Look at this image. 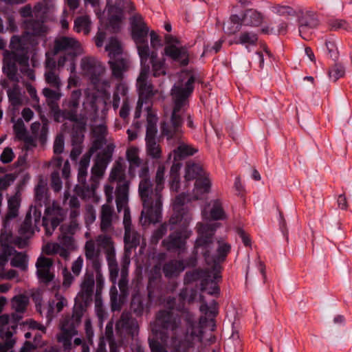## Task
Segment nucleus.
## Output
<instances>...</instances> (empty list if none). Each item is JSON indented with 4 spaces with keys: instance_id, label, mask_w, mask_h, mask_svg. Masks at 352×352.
<instances>
[{
    "instance_id": "f257e3e1",
    "label": "nucleus",
    "mask_w": 352,
    "mask_h": 352,
    "mask_svg": "<svg viewBox=\"0 0 352 352\" xmlns=\"http://www.w3.org/2000/svg\"><path fill=\"white\" fill-rule=\"evenodd\" d=\"M195 78L191 76L184 85L175 84L171 89L170 96L173 104L170 118L160 124L161 135L167 140L179 139L183 133V116L189 107L188 98L194 89Z\"/></svg>"
},
{
    "instance_id": "f03ea898",
    "label": "nucleus",
    "mask_w": 352,
    "mask_h": 352,
    "mask_svg": "<svg viewBox=\"0 0 352 352\" xmlns=\"http://www.w3.org/2000/svg\"><path fill=\"white\" fill-rule=\"evenodd\" d=\"M164 173L165 167L163 165H160L157 169L155 177V187L153 190V185L150 179L149 168L148 167L147 179L149 185L146 192L147 197H142V194L138 190L143 205V210L141 212V221H143V224L155 223L160 221L162 208V192L164 189Z\"/></svg>"
},
{
    "instance_id": "7ed1b4c3",
    "label": "nucleus",
    "mask_w": 352,
    "mask_h": 352,
    "mask_svg": "<svg viewBox=\"0 0 352 352\" xmlns=\"http://www.w3.org/2000/svg\"><path fill=\"white\" fill-rule=\"evenodd\" d=\"M219 224L217 223L197 224L198 236L195 241L194 252L196 255L201 254L208 264L224 261L231 250V245L229 243L219 241L217 254L214 257L211 256V251L213 249L212 238Z\"/></svg>"
},
{
    "instance_id": "20e7f679",
    "label": "nucleus",
    "mask_w": 352,
    "mask_h": 352,
    "mask_svg": "<svg viewBox=\"0 0 352 352\" xmlns=\"http://www.w3.org/2000/svg\"><path fill=\"white\" fill-rule=\"evenodd\" d=\"M29 298L24 294L14 296L11 300V307L16 313L0 316V352H13L15 340L12 336L16 333L19 322L26 310Z\"/></svg>"
},
{
    "instance_id": "39448f33",
    "label": "nucleus",
    "mask_w": 352,
    "mask_h": 352,
    "mask_svg": "<svg viewBox=\"0 0 352 352\" xmlns=\"http://www.w3.org/2000/svg\"><path fill=\"white\" fill-rule=\"evenodd\" d=\"M184 317L186 324L185 333L182 338L178 336H172L170 337V352H192L195 347V342H202V327L206 322V317H200L199 324H197L192 313L185 312Z\"/></svg>"
},
{
    "instance_id": "423d86ee",
    "label": "nucleus",
    "mask_w": 352,
    "mask_h": 352,
    "mask_svg": "<svg viewBox=\"0 0 352 352\" xmlns=\"http://www.w3.org/2000/svg\"><path fill=\"white\" fill-rule=\"evenodd\" d=\"M16 62L25 65L27 59L22 56H18L14 52L6 50L3 52V73L10 80L14 82V85L7 89V95L10 104L14 109L23 104V95L19 85V78L17 76Z\"/></svg>"
},
{
    "instance_id": "0eeeda50",
    "label": "nucleus",
    "mask_w": 352,
    "mask_h": 352,
    "mask_svg": "<svg viewBox=\"0 0 352 352\" xmlns=\"http://www.w3.org/2000/svg\"><path fill=\"white\" fill-rule=\"evenodd\" d=\"M85 311V305L76 300L72 314L62 316L59 324L60 333L57 336V340L63 344L65 349L71 348L72 339L78 334L77 328L81 322Z\"/></svg>"
},
{
    "instance_id": "6e6552de",
    "label": "nucleus",
    "mask_w": 352,
    "mask_h": 352,
    "mask_svg": "<svg viewBox=\"0 0 352 352\" xmlns=\"http://www.w3.org/2000/svg\"><path fill=\"white\" fill-rule=\"evenodd\" d=\"M109 182L116 184V202L118 208H122L129 201L130 181L127 179L125 166L122 162L116 161L109 174Z\"/></svg>"
},
{
    "instance_id": "1a4fd4ad",
    "label": "nucleus",
    "mask_w": 352,
    "mask_h": 352,
    "mask_svg": "<svg viewBox=\"0 0 352 352\" xmlns=\"http://www.w3.org/2000/svg\"><path fill=\"white\" fill-rule=\"evenodd\" d=\"M131 36L135 41L141 63H146L149 55L148 34L149 28L140 14H135L131 19Z\"/></svg>"
},
{
    "instance_id": "9d476101",
    "label": "nucleus",
    "mask_w": 352,
    "mask_h": 352,
    "mask_svg": "<svg viewBox=\"0 0 352 352\" xmlns=\"http://www.w3.org/2000/svg\"><path fill=\"white\" fill-rule=\"evenodd\" d=\"M140 150L138 147L129 146L126 151V159L129 162V173L132 177L135 176L136 168H140L138 171V176L140 182L138 186V190L142 194V197H147L146 192L147 191L149 182L148 177V162H143L139 156Z\"/></svg>"
},
{
    "instance_id": "9b49d317",
    "label": "nucleus",
    "mask_w": 352,
    "mask_h": 352,
    "mask_svg": "<svg viewBox=\"0 0 352 352\" xmlns=\"http://www.w3.org/2000/svg\"><path fill=\"white\" fill-rule=\"evenodd\" d=\"M185 169V179L195 180L194 193L197 199H199V195L209 192L211 182L200 164L189 161L186 163Z\"/></svg>"
},
{
    "instance_id": "f8f14e48",
    "label": "nucleus",
    "mask_w": 352,
    "mask_h": 352,
    "mask_svg": "<svg viewBox=\"0 0 352 352\" xmlns=\"http://www.w3.org/2000/svg\"><path fill=\"white\" fill-rule=\"evenodd\" d=\"M114 147L113 144H108L98 153L91 169L90 190H89L88 192H95L97 188L100 179L104 175L108 164L112 160Z\"/></svg>"
},
{
    "instance_id": "ddd939ff",
    "label": "nucleus",
    "mask_w": 352,
    "mask_h": 352,
    "mask_svg": "<svg viewBox=\"0 0 352 352\" xmlns=\"http://www.w3.org/2000/svg\"><path fill=\"white\" fill-rule=\"evenodd\" d=\"M190 312L188 309H184L181 314L175 312L172 309H161L155 315V325L161 330L170 331L173 336L182 329V320H184V313Z\"/></svg>"
},
{
    "instance_id": "4468645a",
    "label": "nucleus",
    "mask_w": 352,
    "mask_h": 352,
    "mask_svg": "<svg viewBox=\"0 0 352 352\" xmlns=\"http://www.w3.org/2000/svg\"><path fill=\"white\" fill-rule=\"evenodd\" d=\"M82 97V91L80 89H76L72 91L68 98L63 101L62 109L56 107L54 110L55 120L59 121L60 118L64 120H68L72 122L78 121V109L80 105Z\"/></svg>"
},
{
    "instance_id": "2eb2a0df",
    "label": "nucleus",
    "mask_w": 352,
    "mask_h": 352,
    "mask_svg": "<svg viewBox=\"0 0 352 352\" xmlns=\"http://www.w3.org/2000/svg\"><path fill=\"white\" fill-rule=\"evenodd\" d=\"M65 217L64 210L58 204L53 202L51 206L47 207L42 221L46 234L50 236L64 220Z\"/></svg>"
},
{
    "instance_id": "dca6fc26",
    "label": "nucleus",
    "mask_w": 352,
    "mask_h": 352,
    "mask_svg": "<svg viewBox=\"0 0 352 352\" xmlns=\"http://www.w3.org/2000/svg\"><path fill=\"white\" fill-rule=\"evenodd\" d=\"M150 73V67L146 63H141L140 74L137 78L136 87L138 91V98L149 102L153 97L158 93L151 83L147 82Z\"/></svg>"
},
{
    "instance_id": "f3484780",
    "label": "nucleus",
    "mask_w": 352,
    "mask_h": 352,
    "mask_svg": "<svg viewBox=\"0 0 352 352\" xmlns=\"http://www.w3.org/2000/svg\"><path fill=\"white\" fill-rule=\"evenodd\" d=\"M80 67L83 74L88 76L93 83L98 82L106 70L102 63L92 56L82 58L80 62Z\"/></svg>"
},
{
    "instance_id": "a211bd4d",
    "label": "nucleus",
    "mask_w": 352,
    "mask_h": 352,
    "mask_svg": "<svg viewBox=\"0 0 352 352\" xmlns=\"http://www.w3.org/2000/svg\"><path fill=\"white\" fill-rule=\"evenodd\" d=\"M90 155H84L81 158L78 173V184L76 185L75 190L76 193L82 198L90 197L95 192H88L90 190V184H87L86 178L87 176V168L89 166Z\"/></svg>"
},
{
    "instance_id": "6ab92c4d",
    "label": "nucleus",
    "mask_w": 352,
    "mask_h": 352,
    "mask_svg": "<svg viewBox=\"0 0 352 352\" xmlns=\"http://www.w3.org/2000/svg\"><path fill=\"white\" fill-rule=\"evenodd\" d=\"M190 232L187 230H176L162 241V245L168 250H184L186 248V241L189 237Z\"/></svg>"
},
{
    "instance_id": "aec40b11",
    "label": "nucleus",
    "mask_w": 352,
    "mask_h": 352,
    "mask_svg": "<svg viewBox=\"0 0 352 352\" xmlns=\"http://www.w3.org/2000/svg\"><path fill=\"white\" fill-rule=\"evenodd\" d=\"M83 250L87 265H90L95 271H100L102 259L101 251L96 247V242L92 239L87 241Z\"/></svg>"
},
{
    "instance_id": "412c9836",
    "label": "nucleus",
    "mask_w": 352,
    "mask_h": 352,
    "mask_svg": "<svg viewBox=\"0 0 352 352\" xmlns=\"http://www.w3.org/2000/svg\"><path fill=\"white\" fill-rule=\"evenodd\" d=\"M53 260L43 256H39L36 262V275L42 283L47 284L54 278V274L52 272Z\"/></svg>"
},
{
    "instance_id": "4be33fe9",
    "label": "nucleus",
    "mask_w": 352,
    "mask_h": 352,
    "mask_svg": "<svg viewBox=\"0 0 352 352\" xmlns=\"http://www.w3.org/2000/svg\"><path fill=\"white\" fill-rule=\"evenodd\" d=\"M80 47V42L74 37L60 36L55 38L52 54L56 55L61 52L77 51Z\"/></svg>"
},
{
    "instance_id": "5701e85b",
    "label": "nucleus",
    "mask_w": 352,
    "mask_h": 352,
    "mask_svg": "<svg viewBox=\"0 0 352 352\" xmlns=\"http://www.w3.org/2000/svg\"><path fill=\"white\" fill-rule=\"evenodd\" d=\"M94 283V273L86 272L80 284V291L78 294V298L82 300L81 302L85 305V307H86V304L91 300Z\"/></svg>"
},
{
    "instance_id": "b1692460",
    "label": "nucleus",
    "mask_w": 352,
    "mask_h": 352,
    "mask_svg": "<svg viewBox=\"0 0 352 352\" xmlns=\"http://www.w3.org/2000/svg\"><path fill=\"white\" fill-rule=\"evenodd\" d=\"M115 217L113 206L104 204L101 206L99 219L100 228L104 233H109L113 230V221Z\"/></svg>"
},
{
    "instance_id": "393cba45",
    "label": "nucleus",
    "mask_w": 352,
    "mask_h": 352,
    "mask_svg": "<svg viewBox=\"0 0 352 352\" xmlns=\"http://www.w3.org/2000/svg\"><path fill=\"white\" fill-rule=\"evenodd\" d=\"M164 54L173 61L177 62L181 66H186L189 63V53L185 46H165Z\"/></svg>"
},
{
    "instance_id": "a878e982",
    "label": "nucleus",
    "mask_w": 352,
    "mask_h": 352,
    "mask_svg": "<svg viewBox=\"0 0 352 352\" xmlns=\"http://www.w3.org/2000/svg\"><path fill=\"white\" fill-rule=\"evenodd\" d=\"M111 72V76L118 82H124V74L129 69V61L126 58H118L117 59L109 60L108 62Z\"/></svg>"
},
{
    "instance_id": "bb28decb",
    "label": "nucleus",
    "mask_w": 352,
    "mask_h": 352,
    "mask_svg": "<svg viewBox=\"0 0 352 352\" xmlns=\"http://www.w3.org/2000/svg\"><path fill=\"white\" fill-rule=\"evenodd\" d=\"M146 153L152 159L159 160L162 156V148L157 134L146 135Z\"/></svg>"
},
{
    "instance_id": "cd10ccee",
    "label": "nucleus",
    "mask_w": 352,
    "mask_h": 352,
    "mask_svg": "<svg viewBox=\"0 0 352 352\" xmlns=\"http://www.w3.org/2000/svg\"><path fill=\"white\" fill-rule=\"evenodd\" d=\"M128 93L129 87L125 82H118L116 84L112 97V107L114 110L119 108L121 101L123 103L129 100Z\"/></svg>"
},
{
    "instance_id": "c85d7f7f",
    "label": "nucleus",
    "mask_w": 352,
    "mask_h": 352,
    "mask_svg": "<svg viewBox=\"0 0 352 352\" xmlns=\"http://www.w3.org/2000/svg\"><path fill=\"white\" fill-rule=\"evenodd\" d=\"M54 297L55 300L49 302L48 304L46 317L49 321H51L57 314L62 311L63 308L68 305L67 300L63 295L56 293Z\"/></svg>"
},
{
    "instance_id": "c756f323",
    "label": "nucleus",
    "mask_w": 352,
    "mask_h": 352,
    "mask_svg": "<svg viewBox=\"0 0 352 352\" xmlns=\"http://www.w3.org/2000/svg\"><path fill=\"white\" fill-rule=\"evenodd\" d=\"M318 25L316 15L311 12H307L299 19V33L304 39H308L305 34L309 29L315 28Z\"/></svg>"
},
{
    "instance_id": "7c9ffc66",
    "label": "nucleus",
    "mask_w": 352,
    "mask_h": 352,
    "mask_svg": "<svg viewBox=\"0 0 352 352\" xmlns=\"http://www.w3.org/2000/svg\"><path fill=\"white\" fill-rule=\"evenodd\" d=\"M124 253L131 254L132 250L135 249L140 242V234L133 228L124 230Z\"/></svg>"
},
{
    "instance_id": "2f4dec72",
    "label": "nucleus",
    "mask_w": 352,
    "mask_h": 352,
    "mask_svg": "<svg viewBox=\"0 0 352 352\" xmlns=\"http://www.w3.org/2000/svg\"><path fill=\"white\" fill-rule=\"evenodd\" d=\"M198 152V148L193 146L186 144L185 142H179L177 147H176L173 153L174 161H180L187 157L192 156Z\"/></svg>"
},
{
    "instance_id": "473e14b6",
    "label": "nucleus",
    "mask_w": 352,
    "mask_h": 352,
    "mask_svg": "<svg viewBox=\"0 0 352 352\" xmlns=\"http://www.w3.org/2000/svg\"><path fill=\"white\" fill-rule=\"evenodd\" d=\"M124 0H116L115 4L109 8V11L110 13L116 11V14H112L109 18V24L114 30L119 28L122 18V5Z\"/></svg>"
},
{
    "instance_id": "72a5a7b5",
    "label": "nucleus",
    "mask_w": 352,
    "mask_h": 352,
    "mask_svg": "<svg viewBox=\"0 0 352 352\" xmlns=\"http://www.w3.org/2000/svg\"><path fill=\"white\" fill-rule=\"evenodd\" d=\"M184 268L182 261L172 260L164 265L163 272L166 278H172L177 276Z\"/></svg>"
},
{
    "instance_id": "f704fd0d",
    "label": "nucleus",
    "mask_w": 352,
    "mask_h": 352,
    "mask_svg": "<svg viewBox=\"0 0 352 352\" xmlns=\"http://www.w3.org/2000/svg\"><path fill=\"white\" fill-rule=\"evenodd\" d=\"M243 23V20L239 16L232 14L229 20L223 23V30L226 34H234L241 30Z\"/></svg>"
},
{
    "instance_id": "c9c22d12",
    "label": "nucleus",
    "mask_w": 352,
    "mask_h": 352,
    "mask_svg": "<svg viewBox=\"0 0 352 352\" xmlns=\"http://www.w3.org/2000/svg\"><path fill=\"white\" fill-rule=\"evenodd\" d=\"M25 28L28 34L36 36H44L47 32V28L43 22L34 19L26 21Z\"/></svg>"
},
{
    "instance_id": "e433bc0d",
    "label": "nucleus",
    "mask_w": 352,
    "mask_h": 352,
    "mask_svg": "<svg viewBox=\"0 0 352 352\" xmlns=\"http://www.w3.org/2000/svg\"><path fill=\"white\" fill-rule=\"evenodd\" d=\"M258 41V36L253 32L244 31L240 33L239 36L230 41V45H255Z\"/></svg>"
},
{
    "instance_id": "4c0bfd02",
    "label": "nucleus",
    "mask_w": 352,
    "mask_h": 352,
    "mask_svg": "<svg viewBox=\"0 0 352 352\" xmlns=\"http://www.w3.org/2000/svg\"><path fill=\"white\" fill-rule=\"evenodd\" d=\"M217 274H215L213 278H212L210 273L209 272L208 276L201 283V291L206 292L210 295H217L219 293V287L215 279Z\"/></svg>"
},
{
    "instance_id": "58836bf2",
    "label": "nucleus",
    "mask_w": 352,
    "mask_h": 352,
    "mask_svg": "<svg viewBox=\"0 0 352 352\" xmlns=\"http://www.w3.org/2000/svg\"><path fill=\"white\" fill-rule=\"evenodd\" d=\"M148 58H150L153 74L155 77L166 74L164 61L158 58L156 51H152L151 52L149 51Z\"/></svg>"
},
{
    "instance_id": "ea45409f",
    "label": "nucleus",
    "mask_w": 352,
    "mask_h": 352,
    "mask_svg": "<svg viewBox=\"0 0 352 352\" xmlns=\"http://www.w3.org/2000/svg\"><path fill=\"white\" fill-rule=\"evenodd\" d=\"M135 324V320L128 314H122L116 326V329L120 332L132 333Z\"/></svg>"
},
{
    "instance_id": "a19ab883",
    "label": "nucleus",
    "mask_w": 352,
    "mask_h": 352,
    "mask_svg": "<svg viewBox=\"0 0 352 352\" xmlns=\"http://www.w3.org/2000/svg\"><path fill=\"white\" fill-rule=\"evenodd\" d=\"M243 24L250 26H258L263 20L261 14L255 10H247L241 18Z\"/></svg>"
},
{
    "instance_id": "79ce46f5",
    "label": "nucleus",
    "mask_w": 352,
    "mask_h": 352,
    "mask_svg": "<svg viewBox=\"0 0 352 352\" xmlns=\"http://www.w3.org/2000/svg\"><path fill=\"white\" fill-rule=\"evenodd\" d=\"M105 50L108 52L110 60L117 59L122 54L120 43L113 37L111 38L105 47Z\"/></svg>"
},
{
    "instance_id": "37998d69",
    "label": "nucleus",
    "mask_w": 352,
    "mask_h": 352,
    "mask_svg": "<svg viewBox=\"0 0 352 352\" xmlns=\"http://www.w3.org/2000/svg\"><path fill=\"white\" fill-rule=\"evenodd\" d=\"M146 111L147 116L146 135L157 134V122L158 120L157 115L152 111L150 106L146 107Z\"/></svg>"
},
{
    "instance_id": "c03bdc74",
    "label": "nucleus",
    "mask_w": 352,
    "mask_h": 352,
    "mask_svg": "<svg viewBox=\"0 0 352 352\" xmlns=\"http://www.w3.org/2000/svg\"><path fill=\"white\" fill-rule=\"evenodd\" d=\"M74 30L79 33L83 32L87 35L91 30V21L88 16H81L77 17L74 21Z\"/></svg>"
},
{
    "instance_id": "a18cd8bd",
    "label": "nucleus",
    "mask_w": 352,
    "mask_h": 352,
    "mask_svg": "<svg viewBox=\"0 0 352 352\" xmlns=\"http://www.w3.org/2000/svg\"><path fill=\"white\" fill-rule=\"evenodd\" d=\"M201 305L199 307L200 311L208 318H214L218 314L217 304L215 300H212L210 305L204 300L203 296H200Z\"/></svg>"
},
{
    "instance_id": "49530a36",
    "label": "nucleus",
    "mask_w": 352,
    "mask_h": 352,
    "mask_svg": "<svg viewBox=\"0 0 352 352\" xmlns=\"http://www.w3.org/2000/svg\"><path fill=\"white\" fill-rule=\"evenodd\" d=\"M212 208L210 211V215L213 220H223L226 218L222 203L219 199H215L211 201Z\"/></svg>"
},
{
    "instance_id": "de8ad7c7",
    "label": "nucleus",
    "mask_w": 352,
    "mask_h": 352,
    "mask_svg": "<svg viewBox=\"0 0 352 352\" xmlns=\"http://www.w3.org/2000/svg\"><path fill=\"white\" fill-rule=\"evenodd\" d=\"M209 272H210L208 270L199 269L195 270L192 272H188L186 273L184 276V283L189 284L197 280H201V283H202V280L208 276Z\"/></svg>"
},
{
    "instance_id": "09e8293b",
    "label": "nucleus",
    "mask_w": 352,
    "mask_h": 352,
    "mask_svg": "<svg viewBox=\"0 0 352 352\" xmlns=\"http://www.w3.org/2000/svg\"><path fill=\"white\" fill-rule=\"evenodd\" d=\"M14 256L10 261L12 267L25 270L28 267V256L25 253L18 252L14 249L13 251Z\"/></svg>"
},
{
    "instance_id": "8fccbe9b",
    "label": "nucleus",
    "mask_w": 352,
    "mask_h": 352,
    "mask_svg": "<svg viewBox=\"0 0 352 352\" xmlns=\"http://www.w3.org/2000/svg\"><path fill=\"white\" fill-rule=\"evenodd\" d=\"M83 135L79 136L78 134L74 135L72 138L73 148L70 153V157L72 160H76L82 151V142Z\"/></svg>"
},
{
    "instance_id": "3c124183",
    "label": "nucleus",
    "mask_w": 352,
    "mask_h": 352,
    "mask_svg": "<svg viewBox=\"0 0 352 352\" xmlns=\"http://www.w3.org/2000/svg\"><path fill=\"white\" fill-rule=\"evenodd\" d=\"M45 82L51 87L60 90L62 82L59 75L56 71H45L44 74Z\"/></svg>"
},
{
    "instance_id": "603ef678",
    "label": "nucleus",
    "mask_w": 352,
    "mask_h": 352,
    "mask_svg": "<svg viewBox=\"0 0 352 352\" xmlns=\"http://www.w3.org/2000/svg\"><path fill=\"white\" fill-rule=\"evenodd\" d=\"M19 206V201L16 197H12L8 199V210L6 217L8 220L12 219L18 216Z\"/></svg>"
},
{
    "instance_id": "864d4df0",
    "label": "nucleus",
    "mask_w": 352,
    "mask_h": 352,
    "mask_svg": "<svg viewBox=\"0 0 352 352\" xmlns=\"http://www.w3.org/2000/svg\"><path fill=\"white\" fill-rule=\"evenodd\" d=\"M327 23L329 29L331 31H338L339 30L351 31L352 29L349 23L343 19H329Z\"/></svg>"
},
{
    "instance_id": "5fc2aeb1",
    "label": "nucleus",
    "mask_w": 352,
    "mask_h": 352,
    "mask_svg": "<svg viewBox=\"0 0 352 352\" xmlns=\"http://www.w3.org/2000/svg\"><path fill=\"white\" fill-rule=\"evenodd\" d=\"M20 235L25 238H30L34 234L32 228V218L30 214H28L19 230Z\"/></svg>"
},
{
    "instance_id": "6e6d98bb",
    "label": "nucleus",
    "mask_w": 352,
    "mask_h": 352,
    "mask_svg": "<svg viewBox=\"0 0 352 352\" xmlns=\"http://www.w3.org/2000/svg\"><path fill=\"white\" fill-rule=\"evenodd\" d=\"M96 241L98 243V245L104 250V252L107 250H111L114 248L113 242L111 238L105 234H100L97 236Z\"/></svg>"
},
{
    "instance_id": "4d7b16f0",
    "label": "nucleus",
    "mask_w": 352,
    "mask_h": 352,
    "mask_svg": "<svg viewBox=\"0 0 352 352\" xmlns=\"http://www.w3.org/2000/svg\"><path fill=\"white\" fill-rule=\"evenodd\" d=\"M344 74V67L338 64L334 65L329 71V76L333 81H336L340 77H342Z\"/></svg>"
},
{
    "instance_id": "13d9d810",
    "label": "nucleus",
    "mask_w": 352,
    "mask_h": 352,
    "mask_svg": "<svg viewBox=\"0 0 352 352\" xmlns=\"http://www.w3.org/2000/svg\"><path fill=\"white\" fill-rule=\"evenodd\" d=\"M325 45L330 56L333 59H336L338 58V51L335 39L333 38L326 39Z\"/></svg>"
},
{
    "instance_id": "bf43d9fd",
    "label": "nucleus",
    "mask_w": 352,
    "mask_h": 352,
    "mask_svg": "<svg viewBox=\"0 0 352 352\" xmlns=\"http://www.w3.org/2000/svg\"><path fill=\"white\" fill-rule=\"evenodd\" d=\"M272 8L273 12L280 15L295 16L296 14L292 8L287 6L276 5Z\"/></svg>"
},
{
    "instance_id": "052dcab7",
    "label": "nucleus",
    "mask_w": 352,
    "mask_h": 352,
    "mask_svg": "<svg viewBox=\"0 0 352 352\" xmlns=\"http://www.w3.org/2000/svg\"><path fill=\"white\" fill-rule=\"evenodd\" d=\"M118 212H120L122 210H124V218H123V223L124 226V230L132 228L131 227V219L130 210L128 207V203L124 206H122V208H118L117 207Z\"/></svg>"
},
{
    "instance_id": "680f3d73",
    "label": "nucleus",
    "mask_w": 352,
    "mask_h": 352,
    "mask_svg": "<svg viewBox=\"0 0 352 352\" xmlns=\"http://www.w3.org/2000/svg\"><path fill=\"white\" fill-rule=\"evenodd\" d=\"M166 232L167 223H164L154 231L151 236V241L157 243L165 235Z\"/></svg>"
},
{
    "instance_id": "e2e57ef3",
    "label": "nucleus",
    "mask_w": 352,
    "mask_h": 352,
    "mask_svg": "<svg viewBox=\"0 0 352 352\" xmlns=\"http://www.w3.org/2000/svg\"><path fill=\"white\" fill-rule=\"evenodd\" d=\"M63 274V287L65 289L69 288L72 284L73 283L75 276L67 270V267H65L62 272Z\"/></svg>"
},
{
    "instance_id": "0e129e2a",
    "label": "nucleus",
    "mask_w": 352,
    "mask_h": 352,
    "mask_svg": "<svg viewBox=\"0 0 352 352\" xmlns=\"http://www.w3.org/2000/svg\"><path fill=\"white\" fill-rule=\"evenodd\" d=\"M14 157L12 149L10 147H6L0 155V160L3 164H8L14 160Z\"/></svg>"
},
{
    "instance_id": "69168bd1",
    "label": "nucleus",
    "mask_w": 352,
    "mask_h": 352,
    "mask_svg": "<svg viewBox=\"0 0 352 352\" xmlns=\"http://www.w3.org/2000/svg\"><path fill=\"white\" fill-rule=\"evenodd\" d=\"M14 131L16 133V137L19 139H24L27 131L25 127L24 123L21 120H18L14 124Z\"/></svg>"
},
{
    "instance_id": "338daca9",
    "label": "nucleus",
    "mask_w": 352,
    "mask_h": 352,
    "mask_svg": "<svg viewBox=\"0 0 352 352\" xmlns=\"http://www.w3.org/2000/svg\"><path fill=\"white\" fill-rule=\"evenodd\" d=\"M51 186L55 192H59L62 188V182L57 171L51 175Z\"/></svg>"
},
{
    "instance_id": "774afa93",
    "label": "nucleus",
    "mask_w": 352,
    "mask_h": 352,
    "mask_svg": "<svg viewBox=\"0 0 352 352\" xmlns=\"http://www.w3.org/2000/svg\"><path fill=\"white\" fill-rule=\"evenodd\" d=\"M47 188L43 182H40L35 188V197L38 201H43L46 198Z\"/></svg>"
}]
</instances>
